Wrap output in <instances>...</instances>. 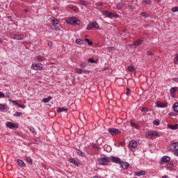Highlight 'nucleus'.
I'll use <instances>...</instances> for the list:
<instances>
[{
  "instance_id": "nucleus-1",
  "label": "nucleus",
  "mask_w": 178,
  "mask_h": 178,
  "mask_svg": "<svg viewBox=\"0 0 178 178\" xmlns=\"http://www.w3.org/2000/svg\"><path fill=\"white\" fill-rule=\"evenodd\" d=\"M99 165H108L110 162V159L108 157V156L102 155L98 159Z\"/></svg>"
},
{
  "instance_id": "nucleus-2",
  "label": "nucleus",
  "mask_w": 178,
  "mask_h": 178,
  "mask_svg": "<svg viewBox=\"0 0 178 178\" xmlns=\"http://www.w3.org/2000/svg\"><path fill=\"white\" fill-rule=\"evenodd\" d=\"M168 149L172 152H175V155L178 156V142L170 144L168 145Z\"/></svg>"
},
{
  "instance_id": "nucleus-3",
  "label": "nucleus",
  "mask_w": 178,
  "mask_h": 178,
  "mask_svg": "<svg viewBox=\"0 0 178 178\" xmlns=\"http://www.w3.org/2000/svg\"><path fill=\"white\" fill-rule=\"evenodd\" d=\"M66 23L68 24H72V26L80 25V20L77 19L76 17H72V18H69L66 20Z\"/></svg>"
},
{
  "instance_id": "nucleus-4",
  "label": "nucleus",
  "mask_w": 178,
  "mask_h": 178,
  "mask_svg": "<svg viewBox=\"0 0 178 178\" xmlns=\"http://www.w3.org/2000/svg\"><path fill=\"white\" fill-rule=\"evenodd\" d=\"M31 67L33 70H44V65L40 63H33Z\"/></svg>"
},
{
  "instance_id": "nucleus-5",
  "label": "nucleus",
  "mask_w": 178,
  "mask_h": 178,
  "mask_svg": "<svg viewBox=\"0 0 178 178\" xmlns=\"http://www.w3.org/2000/svg\"><path fill=\"white\" fill-rule=\"evenodd\" d=\"M129 149L132 152H134L136 151V148H137V142L134 140H132L129 143Z\"/></svg>"
},
{
  "instance_id": "nucleus-6",
  "label": "nucleus",
  "mask_w": 178,
  "mask_h": 178,
  "mask_svg": "<svg viewBox=\"0 0 178 178\" xmlns=\"http://www.w3.org/2000/svg\"><path fill=\"white\" fill-rule=\"evenodd\" d=\"M146 137H159V134L156 131H149L145 134Z\"/></svg>"
},
{
  "instance_id": "nucleus-7",
  "label": "nucleus",
  "mask_w": 178,
  "mask_h": 178,
  "mask_svg": "<svg viewBox=\"0 0 178 178\" xmlns=\"http://www.w3.org/2000/svg\"><path fill=\"white\" fill-rule=\"evenodd\" d=\"M10 37L13 40H23V38H24V35L19 33L11 34Z\"/></svg>"
},
{
  "instance_id": "nucleus-8",
  "label": "nucleus",
  "mask_w": 178,
  "mask_h": 178,
  "mask_svg": "<svg viewBox=\"0 0 178 178\" xmlns=\"http://www.w3.org/2000/svg\"><path fill=\"white\" fill-rule=\"evenodd\" d=\"M108 131L109 133H111V134L112 136H116V134H120V130L118 129H115V128H110L108 129Z\"/></svg>"
},
{
  "instance_id": "nucleus-9",
  "label": "nucleus",
  "mask_w": 178,
  "mask_h": 178,
  "mask_svg": "<svg viewBox=\"0 0 178 178\" xmlns=\"http://www.w3.org/2000/svg\"><path fill=\"white\" fill-rule=\"evenodd\" d=\"M98 27H99V25L98 24V23L93 22L88 25L86 30H91V29H98Z\"/></svg>"
},
{
  "instance_id": "nucleus-10",
  "label": "nucleus",
  "mask_w": 178,
  "mask_h": 178,
  "mask_svg": "<svg viewBox=\"0 0 178 178\" xmlns=\"http://www.w3.org/2000/svg\"><path fill=\"white\" fill-rule=\"evenodd\" d=\"M156 106H157V108H168V103L157 102H156Z\"/></svg>"
},
{
  "instance_id": "nucleus-11",
  "label": "nucleus",
  "mask_w": 178,
  "mask_h": 178,
  "mask_svg": "<svg viewBox=\"0 0 178 178\" xmlns=\"http://www.w3.org/2000/svg\"><path fill=\"white\" fill-rule=\"evenodd\" d=\"M110 159V162H114L115 163H120V159L118 158V157H113V156H111L108 157Z\"/></svg>"
},
{
  "instance_id": "nucleus-12",
  "label": "nucleus",
  "mask_w": 178,
  "mask_h": 178,
  "mask_svg": "<svg viewBox=\"0 0 178 178\" xmlns=\"http://www.w3.org/2000/svg\"><path fill=\"white\" fill-rule=\"evenodd\" d=\"M6 126L8 127L9 129H17V125L10 122H6Z\"/></svg>"
},
{
  "instance_id": "nucleus-13",
  "label": "nucleus",
  "mask_w": 178,
  "mask_h": 178,
  "mask_svg": "<svg viewBox=\"0 0 178 178\" xmlns=\"http://www.w3.org/2000/svg\"><path fill=\"white\" fill-rule=\"evenodd\" d=\"M102 15H103V16H105L106 17L112 18V13H111L109 11H106V10L103 11Z\"/></svg>"
},
{
  "instance_id": "nucleus-14",
  "label": "nucleus",
  "mask_w": 178,
  "mask_h": 178,
  "mask_svg": "<svg viewBox=\"0 0 178 178\" xmlns=\"http://www.w3.org/2000/svg\"><path fill=\"white\" fill-rule=\"evenodd\" d=\"M168 127L169 129H170L171 130H177V129H178V124H174V125L169 124L168 125Z\"/></svg>"
},
{
  "instance_id": "nucleus-15",
  "label": "nucleus",
  "mask_w": 178,
  "mask_h": 178,
  "mask_svg": "<svg viewBox=\"0 0 178 178\" xmlns=\"http://www.w3.org/2000/svg\"><path fill=\"white\" fill-rule=\"evenodd\" d=\"M120 166L122 168V169H127L129 168V163L127 162H121L120 161Z\"/></svg>"
},
{
  "instance_id": "nucleus-16",
  "label": "nucleus",
  "mask_w": 178,
  "mask_h": 178,
  "mask_svg": "<svg viewBox=\"0 0 178 178\" xmlns=\"http://www.w3.org/2000/svg\"><path fill=\"white\" fill-rule=\"evenodd\" d=\"M51 24H54V25H57L59 24V20H58V19L52 17H51Z\"/></svg>"
},
{
  "instance_id": "nucleus-17",
  "label": "nucleus",
  "mask_w": 178,
  "mask_h": 178,
  "mask_svg": "<svg viewBox=\"0 0 178 178\" xmlns=\"http://www.w3.org/2000/svg\"><path fill=\"white\" fill-rule=\"evenodd\" d=\"M35 60H37V62H44V60H45V58L41 56H38L35 57Z\"/></svg>"
},
{
  "instance_id": "nucleus-18",
  "label": "nucleus",
  "mask_w": 178,
  "mask_h": 178,
  "mask_svg": "<svg viewBox=\"0 0 178 178\" xmlns=\"http://www.w3.org/2000/svg\"><path fill=\"white\" fill-rule=\"evenodd\" d=\"M143 175H145V171L144 170L134 172V176L140 177V176H143Z\"/></svg>"
},
{
  "instance_id": "nucleus-19",
  "label": "nucleus",
  "mask_w": 178,
  "mask_h": 178,
  "mask_svg": "<svg viewBox=\"0 0 178 178\" xmlns=\"http://www.w3.org/2000/svg\"><path fill=\"white\" fill-rule=\"evenodd\" d=\"M162 162H165L168 163L169 162V161H170V157L168 156H164L162 158Z\"/></svg>"
},
{
  "instance_id": "nucleus-20",
  "label": "nucleus",
  "mask_w": 178,
  "mask_h": 178,
  "mask_svg": "<svg viewBox=\"0 0 178 178\" xmlns=\"http://www.w3.org/2000/svg\"><path fill=\"white\" fill-rule=\"evenodd\" d=\"M17 163L18 165L21 166V168H24L25 166L24 162L22 160H17Z\"/></svg>"
},
{
  "instance_id": "nucleus-21",
  "label": "nucleus",
  "mask_w": 178,
  "mask_h": 178,
  "mask_svg": "<svg viewBox=\"0 0 178 178\" xmlns=\"http://www.w3.org/2000/svg\"><path fill=\"white\" fill-rule=\"evenodd\" d=\"M143 42H144V39H139L138 41L134 42V45L136 46L141 45V44H143Z\"/></svg>"
},
{
  "instance_id": "nucleus-22",
  "label": "nucleus",
  "mask_w": 178,
  "mask_h": 178,
  "mask_svg": "<svg viewBox=\"0 0 178 178\" xmlns=\"http://www.w3.org/2000/svg\"><path fill=\"white\" fill-rule=\"evenodd\" d=\"M51 99H52V97L49 96L47 98L43 99L42 102H44V104H48V102H49V101H51Z\"/></svg>"
},
{
  "instance_id": "nucleus-23",
  "label": "nucleus",
  "mask_w": 178,
  "mask_h": 178,
  "mask_svg": "<svg viewBox=\"0 0 178 178\" xmlns=\"http://www.w3.org/2000/svg\"><path fill=\"white\" fill-rule=\"evenodd\" d=\"M176 90H177V88H172L170 90V94H171V95H172V97L173 98H175V93L176 92Z\"/></svg>"
},
{
  "instance_id": "nucleus-24",
  "label": "nucleus",
  "mask_w": 178,
  "mask_h": 178,
  "mask_svg": "<svg viewBox=\"0 0 178 178\" xmlns=\"http://www.w3.org/2000/svg\"><path fill=\"white\" fill-rule=\"evenodd\" d=\"M75 42L76 44H78V45H83V44H84V40L81 39H76Z\"/></svg>"
},
{
  "instance_id": "nucleus-25",
  "label": "nucleus",
  "mask_w": 178,
  "mask_h": 178,
  "mask_svg": "<svg viewBox=\"0 0 178 178\" xmlns=\"http://www.w3.org/2000/svg\"><path fill=\"white\" fill-rule=\"evenodd\" d=\"M124 5H126V4L124 3H123V2L118 3L117 4V8H118V9H123V7L124 6Z\"/></svg>"
},
{
  "instance_id": "nucleus-26",
  "label": "nucleus",
  "mask_w": 178,
  "mask_h": 178,
  "mask_svg": "<svg viewBox=\"0 0 178 178\" xmlns=\"http://www.w3.org/2000/svg\"><path fill=\"white\" fill-rule=\"evenodd\" d=\"M25 161H26V162L29 163V165H33V159H31V158L26 156L25 158Z\"/></svg>"
},
{
  "instance_id": "nucleus-27",
  "label": "nucleus",
  "mask_w": 178,
  "mask_h": 178,
  "mask_svg": "<svg viewBox=\"0 0 178 178\" xmlns=\"http://www.w3.org/2000/svg\"><path fill=\"white\" fill-rule=\"evenodd\" d=\"M57 112H58V113H60L61 112H67V108H58L57 109Z\"/></svg>"
},
{
  "instance_id": "nucleus-28",
  "label": "nucleus",
  "mask_w": 178,
  "mask_h": 178,
  "mask_svg": "<svg viewBox=\"0 0 178 178\" xmlns=\"http://www.w3.org/2000/svg\"><path fill=\"white\" fill-rule=\"evenodd\" d=\"M130 124H131V127H135V129H137V130H138V129H140V126H138L137 124H136L133 122H131Z\"/></svg>"
},
{
  "instance_id": "nucleus-29",
  "label": "nucleus",
  "mask_w": 178,
  "mask_h": 178,
  "mask_svg": "<svg viewBox=\"0 0 178 178\" xmlns=\"http://www.w3.org/2000/svg\"><path fill=\"white\" fill-rule=\"evenodd\" d=\"M6 108H7L6 104H0V112H2V111H5Z\"/></svg>"
},
{
  "instance_id": "nucleus-30",
  "label": "nucleus",
  "mask_w": 178,
  "mask_h": 178,
  "mask_svg": "<svg viewBox=\"0 0 178 178\" xmlns=\"http://www.w3.org/2000/svg\"><path fill=\"white\" fill-rule=\"evenodd\" d=\"M127 70L128 72H131L132 73H134V72H136V69L133 66H129Z\"/></svg>"
},
{
  "instance_id": "nucleus-31",
  "label": "nucleus",
  "mask_w": 178,
  "mask_h": 178,
  "mask_svg": "<svg viewBox=\"0 0 178 178\" xmlns=\"http://www.w3.org/2000/svg\"><path fill=\"white\" fill-rule=\"evenodd\" d=\"M70 162L74 165H78L79 162L75 159H70Z\"/></svg>"
},
{
  "instance_id": "nucleus-32",
  "label": "nucleus",
  "mask_w": 178,
  "mask_h": 178,
  "mask_svg": "<svg viewBox=\"0 0 178 178\" xmlns=\"http://www.w3.org/2000/svg\"><path fill=\"white\" fill-rule=\"evenodd\" d=\"M75 72L78 74H83V70L80 69V68H75Z\"/></svg>"
},
{
  "instance_id": "nucleus-33",
  "label": "nucleus",
  "mask_w": 178,
  "mask_h": 178,
  "mask_svg": "<svg viewBox=\"0 0 178 178\" xmlns=\"http://www.w3.org/2000/svg\"><path fill=\"white\" fill-rule=\"evenodd\" d=\"M76 154H78V155H80V156H86V154H84V152H81V150H76Z\"/></svg>"
},
{
  "instance_id": "nucleus-34",
  "label": "nucleus",
  "mask_w": 178,
  "mask_h": 178,
  "mask_svg": "<svg viewBox=\"0 0 178 178\" xmlns=\"http://www.w3.org/2000/svg\"><path fill=\"white\" fill-rule=\"evenodd\" d=\"M81 5H83V6H87L88 5V2L84 1L83 0H79Z\"/></svg>"
},
{
  "instance_id": "nucleus-35",
  "label": "nucleus",
  "mask_w": 178,
  "mask_h": 178,
  "mask_svg": "<svg viewBox=\"0 0 178 178\" xmlns=\"http://www.w3.org/2000/svg\"><path fill=\"white\" fill-rule=\"evenodd\" d=\"M143 3L145 5H151V0H143Z\"/></svg>"
},
{
  "instance_id": "nucleus-36",
  "label": "nucleus",
  "mask_w": 178,
  "mask_h": 178,
  "mask_svg": "<svg viewBox=\"0 0 178 178\" xmlns=\"http://www.w3.org/2000/svg\"><path fill=\"white\" fill-rule=\"evenodd\" d=\"M23 113H20V112H16L14 114V116H15L16 118H20V116H22Z\"/></svg>"
},
{
  "instance_id": "nucleus-37",
  "label": "nucleus",
  "mask_w": 178,
  "mask_h": 178,
  "mask_svg": "<svg viewBox=\"0 0 178 178\" xmlns=\"http://www.w3.org/2000/svg\"><path fill=\"white\" fill-rule=\"evenodd\" d=\"M173 108L175 112H178V103H175L173 105Z\"/></svg>"
},
{
  "instance_id": "nucleus-38",
  "label": "nucleus",
  "mask_w": 178,
  "mask_h": 178,
  "mask_svg": "<svg viewBox=\"0 0 178 178\" xmlns=\"http://www.w3.org/2000/svg\"><path fill=\"white\" fill-rule=\"evenodd\" d=\"M51 30H59V29L58 28V26L55 24H51Z\"/></svg>"
},
{
  "instance_id": "nucleus-39",
  "label": "nucleus",
  "mask_w": 178,
  "mask_h": 178,
  "mask_svg": "<svg viewBox=\"0 0 178 178\" xmlns=\"http://www.w3.org/2000/svg\"><path fill=\"white\" fill-rule=\"evenodd\" d=\"M174 62L176 63V65H178V54L175 55Z\"/></svg>"
},
{
  "instance_id": "nucleus-40",
  "label": "nucleus",
  "mask_w": 178,
  "mask_h": 178,
  "mask_svg": "<svg viewBox=\"0 0 178 178\" xmlns=\"http://www.w3.org/2000/svg\"><path fill=\"white\" fill-rule=\"evenodd\" d=\"M140 15H142L143 17H145V19H147V17H148V14L147 13H141Z\"/></svg>"
},
{
  "instance_id": "nucleus-41",
  "label": "nucleus",
  "mask_w": 178,
  "mask_h": 178,
  "mask_svg": "<svg viewBox=\"0 0 178 178\" xmlns=\"http://www.w3.org/2000/svg\"><path fill=\"white\" fill-rule=\"evenodd\" d=\"M111 17H115V19H118L119 17V15L116 13H112Z\"/></svg>"
},
{
  "instance_id": "nucleus-42",
  "label": "nucleus",
  "mask_w": 178,
  "mask_h": 178,
  "mask_svg": "<svg viewBox=\"0 0 178 178\" xmlns=\"http://www.w3.org/2000/svg\"><path fill=\"white\" fill-rule=\"evenodd\" d=\"M10 102H12V104H14V105H19V103H17V101L16 100H12V99H9Z\"/></svg>"
},
{
  "instance_id": "nucleus-43",
  "label": "nucleus",
  "mask_w": 178,
  "mask_h": 178,
  "mask_svg": "<svg viewBox=\"0 0 178 178\" xmlns=\"http://www.w3.org/2000/svg\"><path fill=\"white\" fill-rule=\"evenodd\" d=\"M86 66H87V63H81L80 64V67H81V69H84V67H86Z\"/></svg>"
},
{
  "instance_id": "nucleus-44",
  "label": "nucleus",
  "mask_w": 178,
  "mask_h": 178,
  "mask_svg": "<svg viewBox=\"0 0 178 178\" xmlns=\"http://www.w3.org/2000/svg\"><path fill=\"white\" fill-rule=\"evenodd\" d=\"M88 62H90V63H97V61H95L94 58H89Z\"/></svg>"
},
{
  "instance_id": "nucleus-45",
  "label": "nucleus",
  "mask_w": 178,
  "mask_h": 178,
  "mask_svg": "<svg viewBox=\"0 0 178 178\" xmlns=\"http://www.w3.org/2000/svg\"><path fill=\"white\" fill-rule=\"evenodd\" d=\"M85 41H86V42H88V45H92V42H90L89 39L86 38Z\"/></svg>"
},
{
  "instance_id": "nucleus-46",
  "label": "nucleus",
  "mask_w": 178,
  "mask_h": 178,
  "mask_svg": "<svg viewBox=\"0 0 178 178\" xmlns=\"http://www.w3.org/2000/svg\"><path fill=\"white\" fill-rule=\"evenodd\" d=\"M130 91H131V90H130V89L129 88H127L126 92H125L126 95H129Z\"/></svg>"
},
{
  "instance_id": "nucleus-47",
  "label": "nucleus",
  "mask_w": 178,
  "mask_h": 178,
  "mask_svg": "<svg viewBox=\"0 0 178 178\" xmlns=\"http://www.w3.org/2000/svg\"><path fill=\"white\" fill-rule=\"evenodd\" d=\"M147 54L150 56H154V53L152 51H147Z\"/></svg>"
},
{
  "instance_id": "nucleus-48",
  "label": "nucleus",
  "mask_w": 178,
  "mask_h": 178,
  "mask_svg": "<svg viewBox=\"0 0 178 178\" xmlns=\"http://www.w3.org/2000/svg\"><path fill=\"white\" fill-rule=\"evenodd\" d=\"M172 12H178V7H174L172 8Z\"/></svg>"
},
{
  "instance_id": "nucleus-49",
  "label": "nucleus",
  "mask_w": 178,
  "mask_h": 178,
  "mask_svg": "<svg viewBox=\"0 0 178 178\" xmlns=\"http://www.w3.org/2000/svg\"><path fill=\"white\" fill-rule=\"evenodd\" d=\"M141 112H148V108L147 107H143L141 109Z\"/></svg>"
},
{
  "instance_id": "nucleus-50",
  "label": "nucleus",
  "mask_w": 178,
  "mask_h": 178,
  "mask_svg": "<svg viewBox=\"0 0 178 178\" xmlns=\"http://www.w3.org/2000/svg\"><path fill=\"white\" fill-rule=\"evenodd\" d=\"M6 98H10V92H7L6 93Z\"/></svg>"
},
{
  "instance_id": "nucleus-51",
  "label": "nucleus",
  "mask_w": 178,
  "mask_h": 178,
  "mask_svg": "<svg viewBox=\"0 0 178 178\" xmlns=\"http://www.w3.org/2000/svg\"><path fill=\"white\" fill-rule=\"evenodd\" d=\"M129 8L130 10H134V9H136V7L134 6H129Z\"/></svg>"
},
{
  "instance_id": "nucleus-52",
  "label": "nucleus",
  "mask_w": 178,
  "mask_h": 178,
  "mask_svg": "<svg viewBox=\"0 0 178 178\" xmlns=\"http://www.w3.org/2000/svg\"><path fill=\"white\" fill-rule=\"evenodd\" d=\"M108 50L109 51H115V47H109L108 48Z\"/></svg>"
},
{
  "instance_id": "nucleus-53",
  "label": "nucleus",
  "mask_w": 178,
  "mask_h": 178,
  "mask_svg": "<svg viewBox=\"0 0 178 178\" xmlns=\"http://www.w3.org/2000/svg\"><path fill=\"white\" fill-rule=\"evenodd\" d=\"M168 169H172V168H173V164L172 163H168Z\"/></svg>"
},
{
  "instance_id": "nucleus-54",
  "label": "nucleus",
  "mask_w": 178,
  "mask_h": 178,
  "mask_svg": "<svg viewBox=\"0 0 178 178\" xmlns=\"http://www.w3.org/2000/svg\"><path fill=\"white\" fill-rule=\"evenodd\" d=\"M98 8H102V6H104V3H99V4H96Z\"/></svg>"
},
{
  "instance_id": "nucleus-55",
  "label": "nucleus",
  "mask_w": 178,
  "mask_h": 178,
  "mask_svg": "<svg viewBox=\"0 0 178 178\" xmlns=\"http://www.w3.org/2000/svg\"><path fill=\"white\" fill-rule=\"evenodd\" d=\"M0 98H5V95L2 92H0Z\"/></svg>"
},
{
  "instance_id": "nucleus-56",
  "label": "nucleus",
  "mask_w": 178,
  "mask_h": 178,
  "mask_svg": "<svg viewBox=\"0 0 178 178\" xmlns=\"http://www.w3.org/2000/svg\"><path fill=\"white\" fill-rule=\"evenodd\" d=\"M17 106L19 107V108H22V109H24V105H22V104H17Z\"/></svg>"
},
{
  "instance_id": "nucleus-57",
  "label": "nucleus",
  "mask_w": 178,
  "mask_h": 178,
  "mask_svg": "<svg viewBox=\"0 0 178 178\" xmlns=\"http://www.w3.org/2000/svg\"><path fill=\"white\" fill-rule=\"evenodd\" d=\"M154 124H155L156 126H159V121H154Z\"/></svg>"
},
{
  "instance_id": "nucleus-58",
  "label": "nucleus",
  "mask_w": 178,
  "mask_h": 178,
  "mask_svg": "<svg viewBox=\"0 0 178 178\" xmlns=\"http://www.w3.org/2000/svg\"><path fill=\"white\" fill-rule=\"evenodd\" d=\"M47 45H49V47H52V42H49L47 43Z\"/></svg>"
},
{
  "instance_id": "nucleus-59",
  "label": "nucleus",
  "mask_w": 178,
  "mask_h": 178,
  "mask_svg": "<svg viewBox=\"0 0 178 178\" xmlns=\"http://www.w3.org/2000/svg\"><path fill=\"white\" fill-rule=\"evenodd\" d=\"M109 70L108 67H104V68L103 69V72H106V70Z\"/></svg>"
},
{
  "instance_id": "nucleus-60",
  "label": "nucleus",
  "mask_w": 178,
  "mask_h": 178,
  "mask_svg": "<svg viewBox=\"0 0 178 178\" xmlns=\"http://www.w3.org/2000/svg\"><path fill=\"white\" fill-rule=\"evenodd\" d=\"M174 81H175L176 83H178V78H174Z\"/></svg>"
},
{
  "instance_id": "nucleus-61",
  "label": "nucleus",
  "mask_w": 178,
  "mask_h": 178,
  "mask_svg": "<svg viewBox=\"0 0 178 178\" xmlns=\"http://www.w3.org/2000/svg\"><path fill=\"white\" fill-rule=\"evenodd\" d=\"M83 73H90V72H88V71H87V70H83Z\"/></svg>"
},
{
  "instance_id": "nucleus-62",
  "label": "nucleus",
  "mask_w": 178,
  "mask_h": 178,
  "mask_svg": "<svg viewBox=\"0 0 178 178\" xmlns=\"http://www.w3.org/2000/svg\"><path fill=\"white\" fill-rule=\"evenodd\" d=\"M24 12L25 13H27V12H29V10L24 9Z\"/></svg>"
},
{
  "instance_id": "nucleus-63",
  "label": "nucleus",
  "mask_w": 178,
  "mask_h": 178,
  "mask_svg": "<svg viewBox=\"0 0 178 178\" xmlns=\"http://www.w3.org/2000/svg\"><path fill=\"white\" fill-rule=\"evenodd\" d=\"M126 32V29L124 30V33Z\"/></svg>"
},
{
  "instance_id": "nucleus-64",
  "label": "nucleus",
  "mask_w": 178,
  "mask_h": 178,
  "mask_svg": "<svg viewBox=\"0 0 178 178\" xmlns=\"http://www.w3.org/2000/svg\"><path fill=\"white\" fill-rule=\"evenodd\" d=\"M158 2H161V0H158Z\"/></svg>"
}]
</instances>
